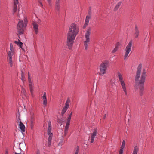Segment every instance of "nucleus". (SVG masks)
I'll return each instance as SVG.
<instances>
[{"instance_id":"1a4fd4ad","label":"nucleus","mask_w":154,"mask_h":154,"mask_svg":"<svg viewBox=\"0 0 154 154\" xmlns=\"http://www.w3.org/2000/svg\"><path fill=\"white\" fill-rule=\"evenodd\" d=\"M132 40H131L129 42L128 44L127 45L125 49V52L124 55V60H125L127 58L128 54L131 50V47L132 45Z\"/></svg>"},{"instance_id":"6e6552de","label":"nucleus","mask_w":154,"mask_h":154,"mask_svg":"<svg viewBox=\"0 0 154 154\" xmlns=\"http://www.w3.org/2000/svg\"><path fill=\"white\" fill-rule=\"evenodd\" d=\"M10 51L8 53V61L9 63L10 66L11 67L13 66L12 60V54L13 53V47L11 43L10 44Z\"/></svg>"},{"instance_id":"5701e85b","label":"nucleus","mask_w":154,"mask_h":154,"mask_svg":"<svg viewBox=\"0 0 154 154\" xmlns=\"http://www.w3.org/2000/svg\"><path fill=\"white\" fill-rule=\"evenodd\" d=\"M21 80L23 81V82H24L25 81V77L24 75V74L22 72L21 74Z\"/></svg>"},{"instance_id":"f257e3e1","label":"nucleus","mask_w":154,"mask_h":154,"mask_svg":"<svg viewBox=\"0 0 154 154\" xmlns=\"http://www.w3.org/2000/svg\"><path fill=\"white\" fill-rule=\"evenodd\" d=\"M79 30L78 26L75 23H72L69 26L67 33V44L70 49L72 48L74 41L78 33Z\"/></svg>"},{"instance_id":"c85d7f7f","label":"nucleus","mask_w":154,"mask_h":154,"mask_svg":"<svg viewBox=\"0 0 154 154\" xmlns=\"http://www.w3.org/2000/svg\"><path fill=\"white\" fill-rule=\"evenodd\" d=\"M43 104L45 106H46L47 104V100H43Z\"/></svg>"},{"instance_id":"9d476101","label":"nucleus","mask_w":154,"mask_h":154,"mask_svg":"<svg viewBox=\"0 0 154 154\" xmlns=\"http://www.w3.org/2000/svg\"><path fill=\"white\" fill-rule=\"evenodd\" d=\"M28 79L29 82V89L30 91V92L32 95H33V82L31 80L29 73V72H28Z\"/></svg>"},{"instance_id":"58836bf2","label":"nucleus","mask_w":154,"mask_h":154,"mask_svg":"<svg viewBox=\"0 0 154 154\" xmlns=\"http://www.w3.org/2000/svg\"><path fill=\"white\" fill-rule=\"evenodd\" d=\"M31 129H33V124H32L31 125Z\"/></svg>"},{"instance_id":"412c9836","label":"nucleus","mask_w":154,"mask_h":154,"mask_svg":"<svg viewBox=\"0 0 154 154\" xmlns=\"http://www.w3.org/2000/svg\"><path fill=\"white\" fill-rule=\"evenodd\" d=\"M68 108H66L65 107H64L63 108V109L62 110V112L61 113V115H63L65 113V112H66V110H67V109Z\"/></svg>"},{"instance_id":"f704fd0d","label":"nucleus","mask_w":154,"mask_h":154,"mask_svg":"<svg viewBox=\"0 0 154 154\" xmlns=\"http://www.w3.org/2000/svg\"><path fill=\"white\" fill-rule=\"evenodd\" d=\"M69 125V124H66V125L65 127V128L68 129Z\"/></svg>"},{"instance_id":"ddd939ff","label":"nucleus","mask_w":154,"mask_h":154,"mask_svg":"<svg viewBox=\"0 0 154 154\" xmlns=\"http://www.w3.org/2000/svg\"><path fill=\"white\" fill-rule=\"evenodd\" d=\"M97 129H95L93 133H92L91 135L90 140L91 142L93 143L95 137L97 135Z\"/></svg>"},{"instance_id":"cd10ccee","label":"nucleus","mask_w":154,"mask_h":154,"mask_svg":"<svg viewBox=\"0 0 154 154\" xmlns=\"http://www.w3.org/2000/svg\"><path fill=\"white\" fill-rule=\"evenodd\" d=\"M42 98L43 100H47L46 98V94L45 92L44 93L43 95L42 96Z\"/></svg>"},{"instance_id":"4c0bfd02","label":"nucleus","mask_w":154,"mask_h":154,"mask_svg":"<svg viewBox=\"0 0 154 154\" xmlns=\"http://www.w3.org/2000/svg\"><path fill=\"white\" fill-rule=\"evenodd\" d=\"M70 120H68L67 119V122L66 124H68L69 125L70 122Z\"/></svg>"},{"instance_id":"f3484780","label":"nucleus","mask_w":154,"mask_h":154,"mask_svg":"<svg viewBox=\"0 0 154 154\" xmlns=\"http://www.w3.org/2000/svg\"><path fill=\"white\" fill-rule=\"evenodd\" d=\"M139 148L137 146H135L134 148V150L132 154H137Z\"/></svg>"},{"instance_id":"37998d69","label":"nucleus","mask_w":154,"mask_h":154,"mask_svg":"<svg viewBox=\"0 0 154 154\" xmlns=\"http://www.w3.org/2000/svg\"><path fill=\"white\" fill-rule=\"evenodd\" d=\"M67 132H66L64 131V135L65 136L67 134Z\"/></svg>"},{"instance_id":"4468645a","label":"nucleus","mask_w":154,"mask_h":154,"mask_svg":"<svg viewBox=\"0 0 154 154\" xmlns=\"http://www.w3.org/2000/svg\"><path fill=\"white\" fill-rule=\"evenodd\" d=\"M135 87L137 89H140V96H142L143 95V91L144 90V85H140L138 86H135Z\"/></svg>"},{"instance_id":"4be33fe9","label":"nucleus","mask_w":154,"mask_h":154,"mask_svg":"<svg viewBox=\"0 0 154 154\" xmlns=\"http://www.w3.org/2000/svg\"><path fill=\"white\" fill-rule=\"evenodd\" d=\"M60 0H56V7L57 9H59L60 6Z\"/></svg>"},{"instance_id":"7ed1b4c3","label":"nucleus","mask_w":154,"mask_h":154,"mask_svg":"<svg viewBox=\"0 0 154 154\" xmlns=\"http://www.w3.org/2000/svg\"><path fill=\"white\" fill-rule=\"evenodd\" d=\"M118 77L125 96L127 97L129 94V91L127 85L125 81V79L122 74L119 72L118 73Z\"/></svg>"},{"instance_id":"473e14b6","label":"nucleus","mask_w":154,"mask_h":154,"mask_svg":"<svg viewBox=\"0 0 154 154\" xmlns=\"http://www.w3.org/2000/svg\"><path fill=\"white\" fill-rule=\"evenodd\" d=\"M17 122L18 123H19V124H20V122H22L21 121V120H20V118H19V117H18V119L17 120Z\"/></svg>"},{"instance_id":"dca6fc26","label":"nucleus","mask_w":154,"mask_h":154,"mask_svg":"<svg viewBox=\"0 0 154 154\" xmlns=\"http://www.w3.org/2000/svg\"><path fill=\"white\" fill-rule=\"evenodd\" d=\"M19 127L22 132H24L25 131V127L24 125L22 122H20L19 124Z\"/></svg>"},{"instance_id":"a19ab883","label":"nucleus","mask_w":154,"mask_h":154,"mask_svg":"<svg viewBox=\"0 0 154 154\" xmlns=\"http://www.w3.org/2000/svg\"><path fill=\"white\" fill-rule=\"evenodd\" d=\"M14 42H15V43H16L18 45V42H19V41H15Z\"/></svg>"},{"instance_id":"79ce46f5","label":"nucleus","mask_w":154,"mask_h":154,"mask_svg":"<svg viewBox=\"0 0 154 154\" xmlns=\"http://www.w3.org/2000/svg\"><path fill=\"white\" fill-rule=\"evenodd\" d=\"M36 154H40V152L39 151H37Z\"/></svg>"},{"instance_id":"a18cd8bd","label":"nucleus","mask_w":154,"mask_h":154,"mask_svg":"<svg viewBox=\"0 0 154 154\" xmlns=\"http://www.w3.org/2000/svg\"><path fill=\"white\" fill-rule=\"evenodd\" d=\"M33 124V121L32 120L31 121V124Z\"/></svg>"},{"instance_id":"a211bd4d","label":"nucleus","mask_w":154,"mask_h":154,"mask_svg":"<svg viewBox=\"0 0 154 154\" xmlns=\"http://www.w3.org/2000/svg\"><path fill=\"white\" fill-rule=\"evenodd\" d=\"M135 37L136 38H137L139 34V31L138 30V28L136 26L135 27Z\"/></svg>"},{"instance_id":"bb28decb","label":"nucleus","mask_w":154,"mask_h":154,"mask_svg":"<svg viewBox=\"0 0 154 154\" xmlns=\"http://www.w3.org/2000/svg\"><path fill=\"white\" fill-rule=\"evenodd\" d=\"M121 5V2H119L116 5V6L115 7V9L116 10L118 9L119 8V7Z\"/></svg>"},{"instance_id":"423d86ee","label":"nucleus","mask_w":154,"mask_h":154,"mask_svg":"<svg viewBox=\"0 0 154 154\" xmlns=\"http://www.w3.org/2000/svg\"><path fill=\"white\" fill-rule=\"evenodd\" d=\"M48 125L47 133L49 136V137L48 139V146H50L51 144V139L53 137V134L51 132L52 127L50 121H48Z\"/></svg>"},{"instance_id":"2eb2a0df","label":"nucleus","mask_w":154,"mask_h":154,"mask_svg":"<svg viewBox=\"0 0 154 154\" xmlns=\"http://www.w3.org/2000/svg\"><path fill=\"white\" fill-rule=\"evenodd\" d=\"M90 19V17L89 16H87L86 17L85 23L84 26V27H86L88 25Z\"/></svg>"},{"instance_id":"393cba45","label":"nucleus","mask_w":154,"mask_h":154,"mask_svg":"<svg viewBox=\"0 0 154 154\" xmlns=\"http://www.w3.org/2000/svg\"><path fill=\"white\" fill-rule=\"evenodd\" d=\"M118 49V47L117 46H116V47L114 48V49L112 51V53H114L117 51Z\"/></svg>"},{"instance_id":"e433bc0d","label":"nucleus","mask_w":154,"mask_h":154,"mask_svg":"<svg viewBox=\"0 0 154 154\" xmlns=\"http://www.w3.org/2000/svg\"><path fill=\"white\" fill-rule=\"evenodd\" d=\"M48 3L49 4L51 5V0H47Z\"/></svg>"},{"instance_id":"72a5a7b5","label":"nucleus","mask_w":154,"mask_h":154,"mask_svg":"<svg viewBox=\"0 0 154 154\" xmlns=\"http://www.w3.org/2000/svg\"><path fill=\"white\" fill-rule=\"evenodd\" d=\"M38 5L40 6H41V7H42L43 6L42 3L40 1H39V2Z\"/></svg>"},{"instance_id":"c756f323","label":"nucleus","mask_w":154,"mask_h":154,"mask_svg":"<svg viewBox=\"0 0 154 154\" xmlns=\"http://www.w3.org/2000/svg\"><path fill=\"white\" fill-rule=\"evenodd\" d=\"M72 112H71V113L70 114L69 116V117H68V118L67 119L68 120H70L71 119V117H72Z\"/></svg>"},{"instance_id":"2f4dec72","label":"nucleus","mask_w":154,"mask_h":154,"mask_svg":"<svg viewBox=\"0 0 154 154\" xmlns=\"http://www.w3.org/2000/svg\"><path fill=\"white\" fill-rule=\"evenodd\" d=\"M22 92L23 94H25V90L24 89L23 87H22Z\"/></svg>"},{"instance_id":"39448f33","label":"nucleus","mask_w":154,"mask_h":154,"mask_svg":"<svg viewBox=\"0 0 154 154\" xmlns=\"http://www.w3.org/2000/svg\"><path fill=\"white\" fill-rule=\"evenodd\" d=\"M109 62L108 61L106 60L103 62L100 66V74H104L106 72V70L109 65Z\"/></svg>"},{"instance_id":"aec40b11","label":"nucleus","mask_w":154,"mask_h":154,"mask_svg":"<svg viewBox=\"0 0 154 154\" xmlns=\"http://www.w3.org/2000/svg\"><path fill=\"white\" fill-rule=\"evenodd\" d=\"M65 121V120L64 119H58L57 120V122L60 124H61V125H62L63 124V123Z\"/></svg>"},{"instance_id":"f8f14e48","label":"nucleus","mask_w":154,"mask_h":154,"mask_svg":"<svg viewBox=\"0 0 154 154\" xmlns=\"http://www.w3.org/2000/svg\"><path fill=\"white\" fill-rule=\"evenodd\" d=\"M33 29L36 33L37 34L38 32L39 25L37 22H34L32 23Z\"/></svg>"},{"instance_id":"de8ad7c7","label":"nucleus","mask_w":154,"mask_h":154,"mask_svg":"<svg viewBox=\"0 0 154 154\" xmlns=\"http://www.w3.org/2000/svg\"><path fill=\"white\" fill-rule=\"evenodd\" d=\"M106 116V114H105V115H104V118H105V117Z\"/></svg>"},{"instance_id":"20e7f679","label":"nucleus","mask_w":154,"mask_h":154,"mask_svg":"<svg viewBox=\"0 0 154 154\" xmlns=\"http://www.w3.org/2000/svg\"><path fill=\"white\" fill-rule=\"evenodd\" d=\"M27 20L26 18L24 17L23 21L22 20L19 21L17 24V35H20L23 34L24 30L26 26Z\"/></svg>"},{"instance_id":"b1692460","label":"nucleus","mask_w":154,"mask_h":154,"mask_svg":"<svg viewBox=\"0 0 154 154\" xmlns=\"http://www.w3.org/2000/svg\"><path fill=\"white\" fill-rule=\"evenodd\" d=\"M19 42L18 44V45H19L20 48H21L23 50H24V49L22 48V46L23 45V43L21 42L20 41V40H18Z\"/></svg>"},{"instance_id":"a878e982","label":"nucleus","mask_w":154,"mask_h":154,"mask_svg":"<svg viewBox=\"0 0 154 154\" xmlns=\"http://www.w3.org/2000/svg\"><path fill=\"white\" fill-rule=\"evenodd\" d=\"M125 140H123L122 142V145H121L120 148L123 149L124 148L125 146Z\"/></svg>"},{"instance_id":"09e8293b","label":"nucleus","mask_w":154,"mask_h":154,"mask_svg":"<svg viewBox=\"0 0 154 154\" xmlns=\"http://www.w3.org/2000/svg\"><path fill=\"white\" fill-rule=\"evenodd\" d=\"M20 10H18V14H19V11Z\"/></svg>"},{"instance_id":"ea45409f","label":"nucleus","mask_w":154,"mask_h":154,"mask_svg":"<svg viewBox=\"0 0 154 154\" xmlns=\"http://www.w3.org/2000/svg\"><path fill=\"white\" fill-rule=\"evenodd\" d=\"M68 129L65 128L64 131L68 132Z\"/></svg>"},{"instance_id":"f03ea898","label":"nucleus","mask_w":154,"mask_h":154,"mask_svg":"<svg viewBox=\"0 0 154 154\" xmlns=\"http://www.w3.org/2000/svg\"><path fill=\"white\" fill-rule=\"evenodd\" d=\"M142 67L141 64H139L137 67L135 78V86L144 85L146 77V71L145 69H143L141 74Z\"/></svg>"},{"instance_id":"c03bdc74","label":"nucleus","mask_w":154,"mask_h":154,"mask_svg":"<svg viewBox=\"0 0 154 154\" xmlns=\"http://www.w3.org/2000/svg\"><path fill=\"white\" fill-rule=\"evenodd\" d=\"M5 154H8V152L7 151H6L5 153Z\"/></svg>"},{"instance_id":"6ab92c4d","label":"nucleus","mask_w":154,"mask_h":154,"mask_svg":"<svg viewBox=\"0 0 154 154\" xmlns=\"http://www.w3.org/2000/svg\"><path fill=\"white\" fill-rule=\"evenodd\" d=\"M70 102V100L69 98H68L67 100L65 103V106L64 107H65L66 108H68L69 107V103Z\"/></svg>"},{"instance_id":"0eeeda50","label":"nucleus","mask_w":154,"mask_h":154,"mask_svg":"<svg viewBox=\"0 0 154 154\" xmlns=\"http://www.w3.org/2000/svg\"><path fill=\"white\" fill-rule=\"evenodd\" d=\"M91 29L89 28L85 34V40L84 42L85 48L86 50H87L88 48V44L90 40L89 36L91 34Z\"/></svg>"},{"instance_id":"9b49d317","label":"nucleus","mask_w":154,"mask_h":154,"mask_svg":"<svg viewBox=\"0 0 154 154\" xmlns=\"http://www.w3.org/2000/svg\"><path fill=\"white\" fill-rule=\"evenodd\" d=\"M19 0H14L13 5V10H19L21 6L19 4Z\"/></svg>"},{"instance_id":"49530a36","label":"nucleus","mask_w":154,"mask_h":154,"mask_svg":"<svg viewBox=\"0 0 154 154\" xmlns=\"http://www.w3.org/2000/svg\"><path fill=\"white\" fill-rule=\"evenodd\" d=\"M15 154H21V153H17L15 152Z\"/></svg>"},{"instance_id":"7c9ffc66","label":"nucleus","mask_w":154,"mask_h":154,"mask_svg":"<svg viewBox=\"0 0 154 154\" xmlns=\"http://www.w3.org/2000/svg\"><path fill=\"white\" fill-rule=\"evenodd\" d=\"M123 149L120 148L119 151V154H123Z\"/></svg>"},{"instance_id":"c9c22d12","label":"nucleus","mask_w":154,"mask_h":154,"mask_svg":"<svg viewBox=\"0 0 154 154\" xmlns=\"http://www.w3.org/2000/svg\"><path fill=\"white\" fill-rule=\"evenodd\" d=\"M79 153V150L78 148H77V149L76 150L74 154H78Z\"/></svg>"}]
</instances>
